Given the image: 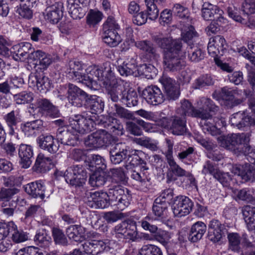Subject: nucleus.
Segmentation results:
<instances>
[{
    "label": "nucleus",
    "instance_id": "nucleus-1",
    "mask_svg": "<svg viewBox=\"0 0 255 255\" xmlns=\"http://www.w3.org/2000/svg\"><path fill=\"white\" fill-rule=\"evenodd\" d=\"M151 39L156 45L163 50L164 68L170 72H178L185 67L181 57H184L186 52L182 53L183 44L179 39L173 40L161 32L151 35Z\"/></svg>",
    "mask_w": 255,
    "mask_h": 255
},
{
    "label": "nucleus",
    "instance_id": "nucleus-2",
    "mask_svg": "<svg viewBox=\"0 0 255 255\" xmlns=\"http://www.w3.org/2000/svg\"><path fill=\"white\" fill-rule=\"evenodd\" d=\"M98 116L90 113L75 115L69 118V128L80 134H85L93 130L97 124Z\"/></svg>",
    "mask_w": 255,
    "mask_h": 255
},
{
    "label": "nucleus",
    "instance_id": "nucleus-3",
    "mask_svg": "<svg viewBox=\"0 0 255 255\" xmlns=\"http://www.w3.org/2000/svg\"><path fill=\"white\" fill-rule=\"evenodd\" d=\"M108 194L111 204L116 206L117 208L121 211L124 210L130 204L131 197L129 191L119 184L111 185Z\"/></svg>",
    "mask_w": 255,
    "mask_h": 255
},
{
    "label": "nucleus",
    "instance_id": "nucleus-4",
    "mask_svg": "<svg viewBox=\"0 0 255 255\" xmlns=\"http://www.w3.org/2000/svg\"><path fill=\"white\" fill-rule=\"evenodd\" d=\"M250 133L228 134L221 138L220 145L224 148L239 155V151L246 142H249Z\"/></svg>",
    "mask_w": 255,
    "mask_h": 255
},
{
    "label": "nucleus",
    "instance_id": "nucleus-5",
    "mask_svg": "<svg viewBox=\"0 0 255 255\" xmlns=\"http://www.w3.org/2000/svg\"><path fill=\"white\" fill-rule=\"evenodd\" d=\"M132 152L133 151L129 150V155L126 159V161L133 166L141 165L143 170L140 172L131 170L130 177L134 180L140 182L142 185H147L146 183L150 182V178L147 171L148 168L145 167L146 162L136 153V151Z\"/></svg>",
    "mask_w": 255,
    "mask_h": 255
},
{
    "label": "nucleus",
    "instance_id": "nucleus-6",
    "mask_svg": "<svg viewBox=\"0 0 255 255\" xmlns=\"http://www.w3.org/2000/svg\"><path fill=\"white\" fill-rule=\"evenodd\" d=\"M84 201L91 208L104 209L111 204L108 193L102 191H86Z\"/></svg>",
    "mask_w": 255,
    "mask_h": 255
},
{
    "label": "nucleus",
    "instance_id": "nucleus-7",
    "mask_svg": "<svg viewBox=\"0 0 255 255\" xmlns=\"http://www.w3.org/2000/svg\"><path fill=\"white\" fill-rule=\"evenodd\" d=\"M66 182L73 186H81L85 183L87 178L85 168L80 165H73L69 167L64 173Z\"/></svg>",
    "mask_w": 255,
    "mask_h": 255
},
{
    "label": "nucleus",
    "instance_id": "nucleus-8",
    "mask_svg": "<svg viewBox=\"0 0 255 255\" xmlns=\"http://www.w3.org/2000/svg\"><path fill=\"white\" fill-rule=\"evenodd\" d=\"M112 141V135L105 130H99L89 135L85 139V144L91 148L107 146Z\"/></svg>",
    "mask_w": 255,
    "mask_h": 255
},
{
    "label": "nucleus",
    "instance_id": "nucleus-9",
    "mask_svg": "<svg viewBox=\"0 0 255 255\" xmlns=\"http://www.w3.org/2000/svg\"><path fill=\"white\" fill-rule=\"evenodd\" d=\"M209 117L205 119H201L200 122V126L203 132L205 133H209L212 135H217L220 133V127H224L226 125V121L223 117H214L212 119L211 115L208 113Z\"/></svg>",
    "mask_w": 255,
    "mask_h": 255
},
{
    "label": "nucleus",
    "instance_id": "nucleus-10",
    "mask_svg": "<svg viewBox=\"0 0 255 255\" xmlns=\"http://www.w3.org/2000/svg\"><path fill=\"white\" fill-rule=\"evenodd\" d=\"M180 104L181 106L176 110V113L179 116L185 118L186 116H191L201 120L207 119L209 117L208 113L206 111L196 109L188 100H182Z\"/></svg>",
    "mask_w": 255,
    "mask_h": 255
},
{
    "label": "nucleus",
    "instance_id": "nucleus-11",
    "mask_svg": "<svg viewBox=\"0 0 255 255\" xmlns=\"http://www.w3.org/2000/svg\"><path fill=\"white\" fill-rule=\"evenodd\" d=\"M193 207V203L188 197L178 196L174 198L172 209L175 216L181 217L188 215Z\"/></svg>",
    "mask_w": 255,
    "mask_h": 255
},
{
    "label": "nucleus",
    "instance_id": "nucleus-12",
    "mask_svg": "<svg viewBox=\"0 0 255 255\" xmlns=\"http://www.w3.org/2000/svg\"><path fill=\"white\" fill-rule=\"evenodd\" d=\"M141 96L148 104L153 106L161 104L165 100V96L161 90L155 85L145 88L141 92Z\"/></svg>",
    "mask_w": 255,
    "mask_h": 255
},
{
    "label": "nucleus",
    "instance_id": "nucleus-13",
    "mask_svg": "<svg viewBox=\"0 0 255 255\" xmlns=\"http://www.w3.org/2000/svg\"><path fill=\"white\" fill-rule=\"evenodd\" d=\"M202 17L205 20H216L217 22H225L223 16L224 11L218 6L205 1L201 8Z\"/></svg>",
    "mask_w": 255,
    "mask_h": 255
},
{
    "label": "nucleus",
    "instance_id": "nucleus-14",
    "mask_svg": "<svg viewBox=\"0 0 255 255\" xmlns=\"http://www.w3.org/2000/svg\"><path fill=\"white\" fill-rule=\"evenodd\" d=\"M102 69L97 66L88 69L87 75L84 74L81 83L91 90H97L99 86L98 81L103 82Z\"/></svg>",
    "mask_w": 255,
    "mask_h": 255
},
{
    "label": "nucleus",
    "instance_id": "nucleus-15",
    "mask_svg": "<svg viewBox=\"0 0 255 255\" xmlns=\"http://www.w3.org/2000/svg\"><path fill=\"white\" fill-rule=\"evenodd\" d=\"M129 155V147L125 143L119 142L113 145L110 150L111 161L115 164H120Z\"/></svg>",
    "mask_w": 255,
    "mask_h": 255
},
{
    "label": "nucleus",
    "instance_id": "nucleus-16",
    "mask_svg": "<svg viewBox=\"0 0 255 255\" xmlns=\"http://www.w3.org/2000/svg\"><path fill=\"white\" fill-rule=\"evenodd\" d=\"M227 232L224 224L218 220L212 219L208 224V239L214 243L220 242Z\"/></svg>",
    "mask_w": 255,
    "mask_h": 255
},
{
    "label": "nucleus",
    "instance_id": "nucleus-17",
    "mask_svg": "<svg viewBox=\"0 0 255 255\" xmlns=\"http://www.w3.org/2000/svg\"><path fill=\"white\" fill-rule=\"evenodd\" d=\"M88 97V95L77 86L72 84L69 85L68 99L73 106L81 107Z\"/></svg>",
    "mask_w": 255,
    "mask_h": 255
},
{
    "label": "nucleus",
    "instance_id": "nucleus-18",
    "mask_svg": "<svg viewBox=\"0 0 255 255\" xmlns=\"http://www.w3.org/2000/svg\"><path fill=\"white\" fill-rule=\"evenodd\" d=\"M169 205L166 202H162L159 199H155L152 206V212L155 216L154 221L158 224H167L168 219V208Z\"/></svg>",
    "mask_w": 255,
    "mask_h": 255
},
{
    "label": "nucleus",
    "instance_id": "nucleus-19",
    "mask_svg": "<svg viewBox=\"0 0 255 255\" xmlns=\"http://www.w3.org/2000/svg\"><path fill=\"white\" fill-rule=\"evenodd\" d=\"M39 147L50 153H56L59 149L58 141L51 135L41 134L37 138Z\"/></svg>",
    "mask_w": 255,
    "mask_h": 255
},
{
    "label": "nucleus",
    "instance_id": "nucleus-20",
    "mask_svg": "<svg viewBox=\"0 0 255 255\" xmlns=\"http://www.w3.org/2000/svg\"><path fill=\"white\" fill-rule=\"evenodd\" d=\"M161 83L164 88L167 100L174 101L179 98L180 89L174 80L169 77H164L161 80Z\"/></svg>",
    "mask_w": 255,
    "mask_h": 255
},
{
    "label": "nucleus",
    "instance_id": "nucleus-21",
    "mask_svg": "<svg viewBox=\"0 0 255 255\" xmlns=\"http://www.w3.org/2000/svg\"><path fill=\"white\" fill-rule=\"evenodd\" d=\"M105 88L106 93L108 98L114 102L122 101L126 88L122 85L119 84L118 82H112L103 85Z\"/></svg>",
    "mask_w": 255,
    "mask_h": 255
},
{
    "label": "nucleus",
    "instance_id": "nucleus-22",
    "mask_svg": "<svg viewBox=\"0 0 255 255\" xmlns=\"http://www.w3.org/2000/svg\"><path fill=\"white\" fill-rule=\"evenodd\" d=\"M171 132L176 135H182L186 133L187 128L186 127V118L178 115H174L170 118Z\"/></svg>",
    "mask_w": 255,
    "mask_h": 255
},
{
    "label": "nucleus",
    "instance_id": "nucleus-23",
    "mask_svg": "<svg viewBox=\"0 0 255 255\" xmlns=\"http://www.w3.org/2000/svg\"><path fill=\"white\" fill-rule=\"evenodd\" d=\"M36 106L38 111L46 116L57 118L60 115L57 108L46 99H38L36 101Z\"/></svg>",
    "mask_w": 255,
    "mask_h": 255
},
{
    "label": "nucleus",
    "instance_id": "nucleus-24",
    "mask_svg": "<svg viewBox=\"0 0 255 255\" xmlns=\"http://www.w3.org/2000/svg\"><path fill=\"white\" fill-rule=\"evenodd\" d=\"M136 47L145 52V58L150 62H156L159 57L156 48L148 40L138 41L135 43Z\"/></svg>",
    "mask_w": 255,
    "mask_h": 255
},
{
    "label": "nucleus",
    "instance_id": "nucleus-25",
    "mask_svg": "<svg viewBox=\"0 0 255 255\" xmlns=\"http://www.w3.org/2000/svg\"><path fill=\"white\" fill-rule=\"evenodd\" d=\"M18 156L20 160L19 163L23 168H28L32 163L33 158L32 147L27 144H21L18 148Z\"/></svg>",
    "mask_w": 255,
    "mask_h": 255
},
{
    "label": "nucleus",
    "instance_id": "nucleus-26",
    "mask_svg": "<svg viewBox=\"0 0 255 255\" xmlns=\"http://www.w3.org/2000/svg\"><path fill=\"white\" fill-rule=\"evenodd\" d=\"M207 231V226L203 222L198 221L191 227L188 233V240L192 243L200 241Z\"/></svg>",
    "mask_w": 255,
    "mask_h": 255
},
{
    "label": "nucleus",
    "instance_id": "nucleus-27",
    "mask_svg": "<svg viewBox=\"0 0 255 255\" xmlns=\"http://www.w3.org/2000/svg\"><path fill=\"white\" fill-rule=\"evenodd\" d=\"M17 49L14 57L16 60L25 61L27 60L28 62L32 61V55L34 54L36 51H34L32 45L28 42H22L16 46Z\"/></svg>",
    "mask_w": 255,
    "mask_h": 255
},
{
    "label": "nucleus",
    "instance_id": "nucleus-28",
    "mask_svg": "<svg viewBox=\"0 0 255 255\" xmlns=\"http://www.w3.org/2000/svg\"><path fill=\"white\" fill-rule=\"evenodd\" d=\"M63 3L55 2L46 9L45 18L50 22L57 23L63 16Z\"/></svg>",
    "mask_w": 255,
    "mask_h": 255
},
{
    "label": "nucleus",
    "instance_id": "nucleus-29",
    "mask_svg": "<svg viewBox=\"0 0 255 255\" xmlns=\"http://www.w3.org/2000/svg\"><path fill=\"white\" fill-rule=\"evenodd\" d=\"M82 247L86 254L97 255L105 250L106 244L102 240H92L86 242Z\"/></svg>",
    "mask_w": 255,
    "mask_h": 255
},
{
    "label": "nucleus",
    "instance_id": "nucleus-30",
    "mask_svg": "<svg viewBox=\"0 0 255 255\" xmlns=\"http://www.w3.org/2000/svg\"><path fill=\"white\" fill-rule=\"evenodd\" d=\"M25 192L32 197L41 199L45 197V187L41 181L31 182L24 187Z\"/></svg>",
    "mask_w": 255,
    "mask_h": 255
},
{
    "label": "nucleus",
    "instance_id": "nucleus-31",
    "mask_svg": "<svg viewBox=\"0 0 255 255\" xmlns=\"http://www.w3.org/2000/svg\"><path fill=\"white\" fill-rule=\"evenodd\" d=\"M140 126L146 131H148L152 128V125L149 123H146L142 120H137L136 123L128 122L127 123V128L128 130L132 134L134 135H140L142 133V130L139 127Z\"/></svg>",
    "mask_w": 255,
    "mask_h": 255
},
{
    "label": "nucleus",
    "instance_id": "nucleus-32",
    "mask_svg": "<svg viewBox=\"0 0 255 255\" xmlns=\"http://www.w3.org/2000/svg\"><path fill=\"white\" fill-rule=\"evenodd\" d=\"M53 166L51 158L39 154L36 158L33 169L37 173H44L49 170Z\"/></svg>",
    "mask_w": 255,
    "mask_h": 255
},
{
    "label": "nucleus",
    "instance_id": "nucleus-33",
    "mask_svg": "<svg viewBox=\"0 0 255 255\" xmlns=\"http://www.w3.org/2000/svg\"><path fill=\"white\" fill-rule=\"evenodd\" d=\"M244 219L249 230H255V207L245 206L242 208Z\"/></svg>",
    "mask_w": 255,
    "mask_h": 255
},
{
    "label": "nucleus",
    "instance_id": "nucleus-34",
    "mask_svg": "<svg viewBox=\"0 0 255 255\" xmlns=\"http://www.w3.org/2000/svg\"><path fill=\"white\" fill-rule=\"evenodd\" d=\"M66 234L70 240L76 242H82L85 238L84 228L81 225H71L66 229Z\"/></svg>",
    "mask_w": 255,
    "mask_h": 255
},
{
    "label": "nucleus",
    "instance_id": "nucleus-35",
    "mask_svg": "<svg viewBox=\"0 0 255 255\" xmlns=\"http://www.w3.org/2000/svg\"><path fill=\"white\" fill-rule=\"evenodd\" d=\"M31 56L32 57V61H36L35 64H38L41 69H47L52 63V58L50 55L41 50L36 51V53Z\"/></svg>",
    "mask_w": 255,
    "mask_h": 255
},
{
    "label": "nucleus",
    "instance_id": "nucleus-36",
    "mask_svg": "<svg viewBox=\"0 0 255 255\" xmlns=\"http://www.w3.org/2000/svg\"><path fill=\"white\" fill-rule=\"evenodd\" d=\"M184 52H186L185 55L184 57H182L181 59L184 62L185 64V63L183 58L185 57L187 53H188L189 59L192 62H197L203 59L204 58V53L202 50L194 45H192L189 44V46H187L185 50H183L182 47V54Z\"/></svg>",
    "mask_w": 255,
    "mask_h": 255
},
{
    "label": "nucleus",
    "instance_id": "nucleus-37",
    "mask_svg": "<svg viewBox=\"0 0 255 255\" xmlns=\"http://www.w3.org/2000/svg\"><path fill=\"white\" fill-rule=\"evenodd\" d=\"M126 231L124 239L129 240L131 242H138L141 239L138 234L136 223L135 221L128 220L126 223Z\"/></svg>",
    "mask_w": 255,
    "mask_h": 255
},
{
    "label": "nucleus",
    "instance_id": "nucleus-38",
    "mask_svg": "<svg viewBox=\"0 0 255 255\" xmlns=\"http://www.w3.org/2000/svg\"><path fill=\"white\" fill-rule=\"evenodd\" d=\"M86 104L88 107L92 111L89 113L93 115H96V113L101 112L104 108V103L102 100L98 97L93 95L89 96L86 100Z\"/></svg>",
    "mask_w": 255,
    "mask_h": 255
},
{
    "label": "nucleus",
    "instance_id": "nucleus-39",
    "mask_svg": "<svg viewBox=\"0 0 255 255\" xmlns=\"http://www.w3.org/2000/svg\"><path fill=\"white\" fill-rule=\"evenodd\" d=\"M67 2L68 12L73 19H80L84 16V11L78 4L79 0H67Z\"/></svg>",
    "mask_w": 255,
    "mask_h": 255
},
{
    "label": "nucleus",
    "instance_id": "nucleus-40",
    "mask_svg": "<svg viewBox=\"0 0 255 255\" xmlns=\"http://www.w3.org/2000/svg\"><path fill=\"white\" fill-rule=\"evenodd\" d=\"M121 102L128 107L136 106L138 104V96L136 92L131 88H126Z\"/></svg>",
    "mask_w": 255,
    "mask_h": 255
},
{
    "label": "nucleus",
    "instance_id": "nucleus-41",
    "mask_svg": "<svg viewBox=\"0 0 255 255\" xmlns=\"http://www.w3.org/2000/svg\"><path fill=\"white\" fill-rule=\"evenodd\" d=\"M14 111H11L4 117V120L6 125L9 128V134H14L17 124L20 122V119Z\"/></svg>",
    "mask_w": 255,
    "mask_h": 255
},
{
    "label": "nucleus",
    "instance_id": "nucleus-42",
    "mask_svg": "<svg viewBox=\"0 0 255 255\" xmlns=\"http://www.w3.org/2000/svg\"><path fill=\"white\" fill-rule=\"evenodd\" d=\"M104 34V42L111 47L117 46L121 41V36L117 30H107L105 31Z\"/></svg>",
    "mask_w": 255,
    "mask_h": 255
},
{
    "label": "nucleus",
    "instance_id": "nucleus-43",
    "mask_svg": "<svg viewBox=\"0 0 255 255\" xmlns=\"http://www.w3.org/2000/svg\"><path fill=\"white\" fill-rule=\"evenodd\" d=\"M51 237L45 229L38 230L34 238V241L41 247H47L51 243Z\"/></svg>",
    "mask_w": 255,
    "mask_h": 255
},
{
    "label": "nucleus",
    "instance_id": "nucleus-44",
    "mask_svg": "<svg viewBox=\"0 0 255 255\" xmlns=\"http://www.w3.org/2000/svg\"><path fill=\"white\" fill-rule=\"evenodd\" d=\"M115 69L114 65H111L109 63H106L104 69H102L103 72V85L107 84L112 83V82H117L118 80L115 77L113 72Z\"/></svg>",
    "mask_w": 255,
    "mask_h": 255
},
{
    "label": "nucleus",
    "instance_id": "nucleus-45",
    "mask_svg": "<svg viewBox=\"0 0 255 255\" xmlns=\"http://www.w3.org/2000/svg\"><path fill=\"white\" fill-rule=\"evenodd\" d=\"M70 73L73 74V78L78 82L81 83L82 81L84 73L80 72L82 70L81 64L78 61H70L69 63Z\"/></svg>",
    "mask_w": 255,
    "mask_h": 255
},
{
    "label": "nucleus",
    "instance_id": "nucleus-46",
    "mask_svg": "<svg viewBox=\"0 0 255 255\" xmlns=\"http://www.w3.org/2000/svg\"><path fill=\"white\" fill-rule=\"evenodd\" d=\"M52 237L55 244L65 247L68 245V241L64 232L61 229L53 228L52 231Z\"/></svg>",
    "mask_w": 255,
    "mask_h": 255
},
{
    "label": "nucleus",
    "instance_id": "nucleus-47",
    "mask_svg": "<svg viewBox=\"0 0 255 255\" xmlns=\"http://www.w3.org/2000/svg\"><path fill=\"white\" fill-rule=\"evenodd\" d=\"M30 36L32 40L34 41H40L41 43H50L51 39L48 36L45 35L42 31L37 27H32L30 29Z\"/></svg>",
    "mask_w": 255,
    "mask_h": 255
},
{
    "label": "nucleus",
    "instance_id": "nucleus-48",
    "mask_svg": "<svg viewBox=\"0 0 255 255\" xmlns=\"http://www.w3.org/2000/svg\"><path fill=\"white\" fill-rule=\"evenodd\" d=\"M187 172L179 166L176 163L170 166L167 176L170 180H175L176 177H182L186 175Z\"/></svg>",
    "mask_w": 255,
    "mask_h": 255
},
{
    "label": "nucleus",
    "instance_id": "nucleus-49",
    "mask_svg": "<svg viewBox=\"0 0 255 255\" xmlns=\"http://www.w3.org/2000/svg\"><path fill=\"white\" fill-rule=\"evenodd\" d=\"M214 80L211 76L205 74L198 77L195 81L194 88L196 89H200L206 86L213 85Z\"/></svg>",
    "mask_w": 255,
    "mask_h": 255
},
{
    "label": "nucleus",
    "instance_id": "nucleus-50",
    "mask_svg": "<svg viewBox=\"0 0 255 255\" xmlns=\"http://www.w3.org/2000/svg\"><path fill=\"white\" fill-rule=\"evenodd\" d=\"M52 87V83L49 78L45 76L43 73H40L37 89L40 92L46 93Z\"/></svg>",
    "mask_w": 255,
    "mask_h": 255
},
{
    "label": "nucleus",
    "instance_id": "nucleus-51",
    "mask_svg": "<svg viewBox=\"0 0 255 255\" xmlns=\"http://www.w3.org/2000/svg\"><path fill=\"white\" fill-rule=\"evenodd\" d=\"M229 243V248L234 252H239L240 251L241 237L237 233H229L228 235Z\"/></svg>",
    "mask_w": 255,
    "mask_h": 255
},
{
    "label": "nucleus",
    "instance_id": "nucleus-52",
    "mask_svg": "<svg viewBox=\"0 0 255 255\" xmlns=\"http://www.w3.org/2000/svg\"><path fill=\"white\" fill-rule=\"evenodd\" d=\"M16 104L22 105L30 103L33 100V94L31 92H23L13 96Z\"/></svg>",
    "mask_w": 255,
    "mask_h": 255
},
{
    "label": "nucleus",
    "instance_id": "nucleus-53",
    "mask_svg": "<svg viewBox=\"0 0 255 255\" xmlns=\"http://www.w3.org/2000/svg\"><path fill=\"white\" fill-rule=\"evenodd\" d=\"M181 35L182 40L187 43V46H189V44L194 45L192 41L197 36V33L194 27L190 25L182 32Z\"/></svg>",
    "mask_w": 255,
    "mask_h": 255
},
{
    "label": "nucleus",
    "instance_id": "nucleus-54",
    "mask_svg": "<svg viewBox=\"0 0 255 255\" xmlns=\"http://www.w3.org/2000/svg\"><path fill=\"white\" fill-rule=\"evenodd\" d=\"M133 141L142 146L145 147L151 150L155 151L157 149L156 144L152 141L150 138L148 137H135Z\"/></svg>",
    "mask_w": 255,
    "mask_h": 255
},
{
    "label": "nucleus",
    "instance_id": "nucleus-55",
    "mask_svg": "<svg viewBox=\"0 0 255 255\" xmlns=\"http://www.w3.org/2000/svg\"><path fill=\"white\" fill-rule=\"evenodd\" d=\"M110 172L112 180L116 183L127 181L128 177L122 168H113L111 169Z\"/></svg>",
    "mask_w": 255,
    "mask_h": 255
},
{
    "label": "nucleus",
    "instance_id": "nucleus-56",
    "mask_svg": "<svg viewBox=\"0 0 255 255\" xmlns=\"http://www.w3.org/2000/svg\"><path fill=\"white\" fill-rule=\"evenodd\" d=\"M106 181V178L103 173L95 172L92 174L89 178V183L93 187H100L103 185Z\"/></svg>",
    "mask_w": 255,
    "mask_h": 255
},
{
    "label": "nucleus",
    "instance_id": "nucleus-57",
    "mask_svg": "<svg viewBox=\"0 0 255 255\" xmlns=\"http://www.w3.org/2000/svg\"><path fill=\"white\" fill-rule=\"evenodd\" d=\"M213 177L221 183L224 186H228L232 180L230 174L228 172H224L219 169L214 174Z\"/></svg>",
    "mask_w": 255,
    "mask_h": 255
},
{
    "label": "nucleus",
    "instance_id": "nucleus-58",
    "mask_svg": "<svg viewBox=\"0 0 255 255\" xmlns=\"http://www.w3.org/2000/svg\"><path fill=\"white\" fill-rule=\"evenodd\" d=\"M118 70L122 76H128L132 75L136 71V66L132 63H126L124 62L122 65L118 67Z\"/></svg>",
    "mask_w": 255,
    "mask_h": 255
},
{
    "label": "nucleus",
    "instance_id": "nucleus-59",
    "mask_svg": "<svg viewBox=\"0 0 255 255\" xmlns=\"http://www.w3.org/2000/svg\"><path fill=\"white\" fill-rule=\"evenodd\" d=\"M127 221L122 222L115 226L112 230V235L119 241L124 239L126 231Z\"/></svg>",
    "mask_w": 255,
    "mask_h": 255
},
{
    "label": "nucleus",
    "instance_id": "nucleus-60",
    "mask_svg": "<svg viewBox=\"0 0 255 255\" xmlns=\"http://www.w3.org/2000/svg\"><path fill=\"white\" fill-rule=\"evenodd\" d=\"M14 228L15 224L13 222L0 224V241L6 239L8 234L12 232Z\"/></svg>",
    "mask_w": 255,
    "mask_h": 255
},
{
    "label": "nucleus",
    "instance_id": "nucleus-61",
    "mask_svg": "<svg viewBox=\"0 0 255 255\" xmlns=\"http://www.w3.org/2000/svg\"><path fill=\"white\" fill-rule=\"evenodd\" d=\"M136 42L133 38L132 30L130 28L126 29V39L121 45V51H126L128 50L130 47Z\"/></svg>",
    "mask_w": 255,
    "mask_h": 255
},
{
    "label": "nucleus",
    "instance_id": "nucleus-62",
    "mask_svg": "<svg viewBox=\"0 0 255 255\" xmlns=\"http://www.w3.org/2000/svg\"><path fill=\"white\" fill-rule=\"evenodd\" d=\"M211 39V41L221 51L220 55H223L227 47V44L224 37L221 35H216Z\"/></svg>",
    "mask_w": 255,
    "mask_h": 255
},
{
    "label": "nucleus",
    "instance_id": "nucleus-63",
    "mask_svg": "<svg viewBox=\"0 0 255 255\" xmlns=\"http://www.w3.org/2000/svg\"><path fill=\"white\" fill-rule=\"evenodd\" d=\"M18 189L13 188H1L0 191V201H8L12 196L18 193Z\"/></svg>",
    "mask_w": 255,
    "mask_h": 255
},
{
    "label": "nucleus",
    "instance_id": "nucleus-64",
    "mask_svg": "<svg viewBox=\"0 0 255 255\" xmlns=\"http://www.w3.org/2000/svg\"><path fill=\"white\" fill-rule=\"evenodd\" d=\"M16 12L22 18L27 19H31L33 16V10L32 8L33 7H30L24 5L20 4L19 7L18 5Z\"/></svg>",
    "mask_w": 255,
    "mask_h": 255
}]
</instances>
